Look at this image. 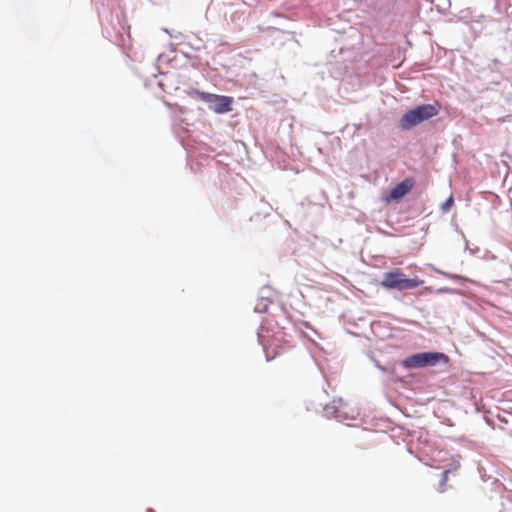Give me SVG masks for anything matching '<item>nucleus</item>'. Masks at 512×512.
<instances>
[{
    "label": "nucleus",
    "mask_w": 512,
    "mask_h": 512,
    "mask_svg": "<svg viewBox=\"0 0 512 512\" xmlns=\"http://www.w3.org/2000/svg\"><path fill=\"white\" fill-rule=\"evenodd\" d=\"M439 111L440 105L438 103L419 105L408 110L400 118L399 126L402 130H409L420 123L435 117L438 115Z\"/></svg>",
    "instance_id": "f257e3e1"
},
{
    "label": "nucleus",
    "mask_w": 512,
    "mask_h": 512,
    "mask_svg": "<svg viewBox=\"0 0 512 512\" xmlns=\"http://www.w3.org/2000/svg\"><path fill=\"white\" fill-rule=\"evenodd\" d=\"M423 280L419 278H407L403 271L394 268L384 273L381 286L386 289H396L399 291L417 288L423 284Z\"/></svg>",
    "instance_id": "f03ea898"
},
{
    "label": "nucleus",
    "mask_w": 512,
    "mask_h": 512,
    "mask_svg": "<svg viewBox=\"0 0 512 512\" xmlns=\"http://www.w3.org/2000/svg\"><path fill=\"white\" fill-rule=\"evenodd\" d=\"M449 357L441 352H421L416 353L405 358L402 362L404 368H424L428 366H435L439 363L447 364Z\"/></svg>",
    "instance_id": "7ed1b4c3"
},
{
    "label": "nucleus",
    "mask_w": 512,
    "mask_h": 512,
    "mask_svg": "<svg viewBox=\"0 0 512 512\" xmlns=\"http://www.w3.org/2000/svg\"><path fill=\"white\" fill-rule=\"evenodd\" d=\"M198 99L209 104V108L217 114H223L232 110L233 99L229 96L216 95L201 91L195 92Z\"/></svg>",
    "instance_id": "20e7f679"
},
{
    "label": "nucleus",
    "mask_w": 512,
    "mask_h": 512,
    "mask_svg": "<svg viewBox=\"0 0 512 512\" xmlns=\"http://www.w3.org/2000/svg\"><path fill=\"white\" fill-rule=\"evenodd\" d=\"M415 181L413 178H406L402 182L398 183L393 189H391L389 195L386 197V201H398L408 194L414 187Z\"/></svg>",
    "instance_id": "39448f33"
},
{
    "label": "nucleus",
    "mask_w": 512,
    "mask_h": 512,
    "mask_svg": "<svg viewBox=\"0 0 512 512\" xmlns=\"http://www.w3.org/2000/svg\"><path fill=\"white\" fill-rule=\"evenodd\" d=\"M265 353L267 360H272L275 357H277L281 352L278 350H275V348L272 345H268L265 347Z\"/></svg>",
    "instance_id": "423d86ee"
},
{
    "label": "nucleus",
    "mask_w": 512,
    "mask_h": 512,
    "mask_svg": "<svg viewBox=\"0 0 512 512\" xmlns=\"http://www.w3.org/2000/svg\"><path fill=\"white\" fill-rule=\"evenodd\" d=\"M453 204H454L453 197H452V196H450V197H449V198H448V199L443 203V205H442V210H443L444 212L448 211V210L452 207V205H453Z\"/></svg>",
    "instance_id": "0eeeda50"
},
{
    "label": "nucleus",
    "mask_w": 512,
    "mask_h": 512,
    "mask_svg": "<svg viewBox=\"0 0 512 512\" xmlns=\"http://www.w3.org/2000/svg\"><path fill=\"white\" fill-rule=\"evenodd\" d=\"M449 470H445L443 473H442V480H441V485L444 486L448 480V474H449Z\"/></svg>",
    "instance_id": "6e6552de"
},
{
    "label": "nucleus",
    "mask_w": 512,
    "mask_h": 512,
    "mask_svg": "<svg viewBox=\"0 0 512 512\" xmlns=\"http://www.w3.org/2000/svg\"><path fill=\"white\" fill-rule=\"evenodd\" d=\"M165 105L169 108H177L180 112H183V110L181 109V107H179L177 104H170V103H165Z\"/></svg>",
    "instance_id": "1a4fd4ad"
}]
</instances>
